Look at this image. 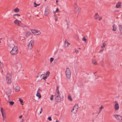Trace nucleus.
<instances>
[{
    "instance_id": "obj_1",
    "label": "nucleus",
    "mask_w": 122,
    "mask_h": 122,
    "mask_svg": "<svg viewBox=\"0 0 122 122\" xmlns=\"http://www.w3.org/2000/svg\"><path fill=\"white\" fill-rule=\"evenodd\" d=\"M1 111L3 117V122H8L7 118L6 112L5 110H3L2 108H1Z\"/></svg>"
},
{
    "instance_id": "obj_2",
    "label": "nucleus",
    "mask_w": 122,
    "mask_h": 122,
    "mask_svg": "<svg viewBox=\"0 0 122 122\" xmlns=\"http://www.w3.org/2000/svg\"><path fill=\"white\" fill-rule=\"evenodd\" d=\"M71 74V72L70 69L68 68H66L65 71V75L67 79L68 80L70 79Z\"/></svg>"
},
{
    "instance_id": "obj_3",
    "label": "nucleus",
    "mask_w": 122,
    "mask_h": 122,
    "mask_svg": "<svg viewBox=\"0 0 122 122\" xmlns=\"http://www.w3.org/2000/svg\"><path fill=\"white\" fill-rule=\"evenodd\" d=\"M6 81L8 84H10L11 82V74L8 73L6 76Z\"/></svg>"
},
{
    "instance_id": "obj_4",
    "label": "nucleus",
    "mask_w": 122,
    "mask_h": 122,
    "mask_svg": "<svg viewBox=\"0 0 122 122\" xmlns=\"http://www.w3.org/2000/svg\"><path fill=\"white\" fill-rule=\"evenodd\" d=\"M80 10V8L77 5L76 3L75 4L74 6V12L75 13L78 15Z\"/></svg>"
},
{
    "instance_id": "obj_5",
    "label": "nucleus",
    "mask_w": 122,
    "mask_h": 122,
    "mask_svg": "<svg viewBox=\"0 0 122 122\" xmlns=\"http://www.w3.org/2000/svg\"><path fill=\"white\" fill-rule=\"evenodd\" d=\"M18 53L17 48L16 46H14L10 51V53L12 55H15Z\"/></svg>"
},
{
    "instance_id": "obj_6",
    "label": "nucleus",
    "mask_w": 122,
    "mask_h": 122,
    "mask_svg": "<svg viewBox=\"0 0 122 122\" xmlns=\"http://www.w3.org/2000/svg\"><path fill=\"white\" fill-rule=\"evenodd\" d=\"M78 105L76 104L73 107L72 110H71V112L73 113H76L77 112L78 109Z\"/></svg>"
},
{
    "instance_id": "obj_7",
    "label": "nucleus",
    "mask_w": 122,
    "mask_h": 122,
    "mask_svg": "<svg viewBox=\"0 0 122 122\" xmlns=\"http://www.w3.org/2000/svg\"><path fill=\"white\" fill-rule=\"evenodd\" d=\"M34 45V40H31L29 43L28 45V48L30 49H31L32 48Z\"/></svg>"
},
{
    "instance_id": "obj_8",
    "label": "nucleus",
    "mask_w": 122,
    "mask_h": 122,
    "mask_svg": "<svg viewBox=\"0 0 122 122\" xmlns=\"http://www.w3.org/2000/svg\"><path fill=\"white\" fill-rule=\"evenodd\" d=\"M113 116L119 122H122V117L121 116L119 115L115 114L113 115Z\"/></svg>"
},
{
    "instance_id": "obj_9",
    "label": "nucleus",
    "mask_w": 122,
    "mask_h": 122,
    "mask_svg": "<svg viewBox=\"0 0 122 122\" xmlns=\"http://www.w3.org/2000/svg\"><path fill=\"white\" fill-rule=\"evenodd\" d=\"M42 75H44L43 74H41L40 73H38L37 76L36 78L37 80V81L40 82L44 77V76H42Z\"/></svg>"
},
{
    "instance_id": "obj_10",
    "label": "nucleus",
    "mask_w": 122,
    "mask_h": 122,
    "mask_svg": "<svg viewBox=\"0 0 122 122\" xmlns=\"http://www.w3.org/2000/svg\"><path fill=\"white\" fill-rule=\"evenodd\" d=\"M32 32L34 35H40L41 34V32L39 30H32Z\"/></svg>"
},
{
    "instance_id": "obj_11",
    "label": "nucleus",
    "mask_w": 122,
    "mask_h": 122,
    "mask_svg": "<svg viewBox=\"0 0 122 122\" xmlns=\"http://www.w3.org/2000/svg\"><path fill=\"white\" fill-rule=\"evenodd\" d=\"M14 23L15 24L18 26H19L20 23H21V21L17 19L14 21Z\"/></svg>"
},
{
    "instance_id": "obj_12",
    "label": "nucleus",
    "mask_w": 122,
    "mask_h": 122,
    "mask_svg": "<svg viewBox=\"0 0 122 122\" xmlns=\"http://www.w3.org/2000/svg\"><path fill=\"white\" fill-rule=\"evenodd\" d=\"M15 66L17 69H20L21 67V64L20 63L18 62L16 64Z\"/></svg>"
},
{
    "instance_id": "obj_13",
    "label": "nucleus",
    "mask_w": 122,
    "mask_h": 122,
    "mask_svg": "<svg viewBox=\"0 0 122 122\" xmlns=\"http://www.w3.org/2000/svg\"><path fill=\"white\" fill-rule=\"evenodd\" d=\"M55 97H58V96H60V93L59 90H58V91L56 92L55 93Z\"/></svg>"
},
{
    "instance_id": "obj_14",
    "label": "nucleus",
    "mask_w": 122,
    "mask_h": 122,
    "mask_svg": "<svg viewBox=\"0 0 122 122\" xmlns=\"http://www.w3.org/2000/svg\"><path fill=\"white\" fill-rule=\"evenodd\" d=\"M55 99L57 102H59L61 100V96H58L57 97H55Z\"/></svg>"
},
{
    "instance_id": "obj_15",
    "label": "nucleus",
    "mask_w": 122,
    "mask_h": 122,
    "mask_svg": "<svg viewBox=\"0 0 122 122\" xmlns=\"http://www.w3.org/2000/svg\"><path fill=\"white\" fill-rule=\"evenodd\" d=\"M121 3L120 2H118L116 4V7L117 8H119V7H121Z\"/></svg>"
},
{
    "instance_id": "obj_16",
    "label": "nucleus",
    "mask_w": 122,
    "mask_h": 122,
    "mask_svg": "<svg viewBox=\"0 0 122 122\" xmlns=\"http://www.w3.org/2000/svg\"><path fill=\"white\" fill-rule=\"evenodd\" d=\"M31 34V33L30 31H27L26 33V36L27 37H28L30 36Z\"/></svg>"
},
{
    "instance_id": "obj_17",
    "label": "nucleus",
    "mask_w": 122,
    "mask_h": 122,
    "mask_svg": "<svg viewBox=\"0 0 122 122\" xmlns=\"http://www.w3.org/2000/svg\"><path fill=\"white\" fill-rule=\"evenodd\" d=\"M114 107L115 110H118L119 108L118 104V103H116Z\"/></svg>"
},
{
    "instance_id": "obj_18",
    "label": "nucleus",
    "mask_w": 122,
    "mask_h": 122,
    "mask_svg": "<svg viewBox=\"0 0 122 122\" xmlns=\"http://www.w3.org/2000/svg\"><path fill=\"white\" fill-rule=\"evenodd\" d=\"M99 15H98V13H96L94 16V17L95 19L96 20H97L98 19L99 17Z\"/></svg>"
},
{
    "instance_id": "obj_19",
    "label": "nucleus",
    "mask_w": 122,
    "mask_h": 122,
    "mask_svg": "<svg viewBox=\"0 0 122 122\" xmlns=\"http://www.w3.org/2000/svg\"><path fill=\"white\" fill-rule=\"evenodd\" d=\"M20 87L18 86H16L15 87V90L16 92H18L20 91Z\"/></svg>"
},
{
    "instance_id": "obj_20",
    "label": "nucleus",
    "mask_w": 122,
    "mask_h": 122,
    "mask_svg": "<svg viewBox=\"0 0 122 122\" xmlns=\"http://www.w3.org/2000/svg\"><path fill=\"white\" fill-rule=\"evenodd\" d=\"M49 10H46L45 11L44 14L45 15H48L49 14Z\"/></svg>"
},
{
    "instance_id": "obj_21",
    "label": "nucleus",
    "mask_w": 122,
    "mask_h": 122,
    "mask_svg": "<svg viewBox=\"0 0 122 122\" xmlns=\"http://www.w3.org/2000/svg\"><path fill=\"white\" fill-rule=\"evenodd\" d=\"M119 27L120 31L121 32V34L122 35V25H119Z\"/></svg>"
},
{
    "instance_id": "obj_22",
    "label": "nucleus",
    "mask_w": 122,
    "mask_h": 122,
    "mask_svg": "<svg viewBox=\"0 0 122 122\" xmlns=\"http://www.w3.org/2000/svg\"><path fill=\"white\" fill-rule=\"evenodd\" d=\"M92 62L94 65H96L97 64V62L95 59H93L92 60Z\"/></svg>"
},
{
    "instance_id": "obj_23",
    "label": "nucleus",
    "mask_w": 122,
    "mask_h": 122,
    "mask_svg": "<svg viewBox=\"0 0 122 122\" xmlns=\"http://www.w3.org/2000/svg\"><path fill=\"white\" fill-rule=\"evenodd\" d=\"M36 96L38 97L39 98H40L41 97L40 94L38 92H37V94H36Z\"/></svg>"
},
{
    "instance_id": "obj_24",
    "label": "nucleus",
    "mask_w": 122,
    "mask_h": 122,
    "mask_svg": "<svg viewBox=\"0 0 122 122\" xmlns=\"http://www.w3.org/2000/svg\"><path fill=\"white\" fill-rule=\"evenodd\" d=\"M34 4L35 7H36L37 6H39L40 5V3L36 4V1L34 3Z\"/></svg>"
},
{
    "instance_id": "obj_25",
    "label": "nucleus",
    "mask_w": 122,
    "mask_h": 122,
    "mask_svg": "<svg viewBox=\"0 0 122 122\" xmlns=\"http://www.w3.org/2000/svg\"><path fill=\"white\" fill-rule=\"evenodd\" d=\"M54 16L55 17V21H56L58 20V18L56 15L55 12H54Z\"/></svg>"
},
{
    "instance_id": "obj_26",
    "label": "nucleus",
    "mask_w": 122,
    "mask_h": 122,
    "mask_svg": "<svg viewBox=\"0 0 122 122\" xmlns=\"http://www.w3.org/2000/svg\"><path fill=\"white\" fill-rule=\"evenodd\" d=\"M65 43L66 47H68L70 45V44L66 41H65Z\"/></svg>"
},
{
    "instance_id": "obj_27",
    "label": "nucleus",
    "mask_w": 122,
    "mask_h": 122,
    "mask_svg": "<svg viewBox=\"0 0 122 122\" xmlns=\"http://www.w3.org/2000/svg\"><path fill=\"white\" fill-rule=\"evenodd\" d=\"M13 10L15 12H17L19 11V9L18 8H17L15 9H13Z\"/></svg>"
},
{
    "instance_id": "obj_28",
    "label": "nucleus",
    "mask_w": 122,
    "mask_h": 122,
    "mask_svg": "<svg viewBox=\"0 0 122 122\" xmlns=\"http://www.w3.org/2000/svg\"><path fill=\"white\" fill-rule=\"evenodd\" d=\"M68 100H69L71 101H72V98H71V96L69 95H68Z\"/></svg>"
},
{
    "instance_id": "obj_29",
    "label": "nucleus",
    "mask_w": 122,
    "mask_h": 122,
    "mask_svg": "<svg viewBox=\"0 0 122 122\" xmlns=\"http://www.w3.org/2000/svg\"><path fill=\"white\" fill-rule=\"evenodd\" d=\"M103 108H104V107L102 106H101V107L99 108V113H100V112L101 110L102 109H103Z\"/></svg>"
},
{
    "instance_id": "obj_30",
    "label": "nucleus",
    "mask_w": 122,
    "mask_h": 122,
    "mask_svg": "<svg viewBox=\"0 0 122 122\" xmlns=\"http://www.w3.org/2000/svg\"><path fill=\"white\" fill-rule=\"evenodd\" d=\"M22 27L24 28L26 26L24 24L22 23H21L20 24V25L19 26Z\"/></svg>"
},
{
    "instance_id": "obj_31",
    "label": "nucleus",
    "mask_w": 122,
    "mask_h": 122,
    "mask_svg": "<svg viewBox=\"0 0 122 122\" xmlns=\"http://www.w3.org/2000/svg\"><path fill=\"white\" fill-rule=\"evenodd\" d=\"M115 25H114L112 26L113 27V28L112 29V30L114 31H116L117 29L115 27H114Z\"/></svg>"
},
{
    "instance_id": "obj_32",
    "label": "nucleus",
    "mask_w": 122,
    "mask_h": 122,
    "mask_svg": "<svg viewBox=\"0 0 122 122\" xmlns=\"http://www.w3.org/2000/svg\"><path fill=\"white\" fill-rule=\"evenodd\" d=\"M106 44L104 43H103L102 46L101 47V48H104L105 47V46H106Z\"/></svg>"
},
{
    "instance_id": "obj_33",
    "label": "nucleus",
    "mask_w": 122,
    "mask_h": 122,
    "mask_svg": "<svg viewBox=\"0 0 122 122\" xmlns=\"http://www.w3.org/2000/svg\"><path fill=\"white\" fill-rule=\"evenodd\" d=\"M9 103L10 105H13L14 103V102L13 101H10L9 102Z\"/></svg>"
},
{
    "instance_id": "obj_34",
    "label": "nucleus",
    "mask_w": 122,
    "mask_h": 122,
    "mask_svg": "<svg viewBox=\"0 0 122 122\" xmlns=\"http://www.w3.org/2000/svg\"><path fill=\"white\" fill-rule=\"evenodd\" d=\"M50 74V72L49 71H47L46 74V76L48 77Z\"/></svg>"
},
{
    "instance_id": "obj_35",
    "label": "nucleus",
    "mask_w": 122,
    "mask_h": 122,
    "mask_svg": "<svg viewBox=\"0 0 122 122\" xmlns=\"http://www.w3.org/2000/svg\"><path fill=\"white\" fill-rule=\"evenodd\" d=\"M54 96L53 95H52L51 96V97L50 98V100L51 101H52L53 100Z\"/></svg>"
},
{
    "instance_id": "obj_36",
    "label": "nucleus",
    "mask_w": 122,
    "mask_h": 122,
    "mask_svg": "<svg viewBox=\"0 0 122 122\" xmlns=\"http://www.w3.org/2000/svg\"><path fill=\"white\" fill-rule=\"evenodd\" d=\"M54 59L53 58H52V57L50 59V62L51 63L53 61Z\"/></svg>"
},
{
    "instance_id": "obj_37",
    "label": "nucleus",
    "mask_w": 122,
    "mask_h": 122,
    "mask_svg": "<svg viewBox=\"0 0 122 122\" xmlns=\"http://www.w3.org/2000/svg\"><path fill=\"white\" fill-rule=\"evenodd\" d=\"M82 40L83 41H86V38L85 37H83Z\"/></svg>"
},
{
    "instance_id": "obj_38",
    "label": "nucleus",
    "mask_w": 122,
    "mask_h": 122,
    "mask_svg": "<svg viewBox=\"0 0 122 122\" xmlns=\"http://www.w3.org/2000/svg\"><path fill=\"white\" fill-rule=\"evenodd\" d=\"M19 101L21 103H23V100L21 99H19Z\"/></svg>"
},
{
    "instance_id": "obj_39",
    "label": "nucleus",
    "mask_w": 122,
    "mask_h": 122,
    "mask_svg": "<svg viewBox=\"0 0 122 122\" xmlns=\"http://www.w3.org/2000/svg\"><path fill=\"white\" fill-rule=\"evenodd\" d=\"M20 14H15L13 16H20Z\"/></svg>"
},
{
    "instance_id": "obj_40",
    "label": "nucleus",
    "mask_w": 122,
    "mask_h": 122,
    "mask_svg": "<svg viewBox=\"0 0 122 122\" xmlns=\"http://www.w3.org/2000/svg\"><path fill=\"white\" fill-rule=\"evenodd\" d=\"M48 119L50 121H51L52 120V119L51 118V117H48Z\"/></svg>"
},
{
    "instance_id": "obj_41",
    "label": "nucleus",
    "mask_w": 122,
    "mask_h": 122,
    "mask_svg": "<svg viewBox=\"0 0 122 122\" xmlns=\"http://www.w3.org/2000/svg\"><path fill=\"white\" fill-rule=\"evenodd\" d=\"M98 18V20L99 21H100V20H101L102 19V17H99Z\"/></svg>"
},
{
    "instance_id": "obj_42",
    "label": "nucleus",
    "mask_w": 122,
    "mask_h": 122,
    "mask_svg": "<svg viewBox=\"0 0 122 122\" xmlns=\"http://www.w3.org/2000/svg\"><path fill=\"white\" fill-rule=\"evenodd\" d=\"M59 10V9L58 8H57L56 9V11L55 12H55V13L56 12H57Z\"/></svg>"
},
{
    "instance_id": "obj_43",
    "label": "nucleus",
    "mask_w": 122,
    "mask_h": 122,
    "mask_svg": "<svg viewBox=\"0 0 122 122\" xmlns=\"http://www.w3.org/2000/svg\"><path fill=\"white\" fill-rule=\"evenodd\" d=\"M47 76H45L44 77H43V79H44V80H45L47 78Z\"/></svg>"
},
{
    "instance_id": "obj_44",
    "label": "nucleus",
    "mask_w": 122,
    "mask_h": 122,
    "mask_svg": "<svg viewBox=\"0 0 122 122\" xmlns=\"http://www.w3.org/2000/svg\"><path fill=\"white\" fill-rule=\"evenodd\" d=\"M6 92L7 94H10L11 93L10 91H9V92H8L7 91H6Z\"/></svg>"
},
{
    "instance_id": "obj_45",
    "label": "nucleus",
    "mask_w": 122,
    "mask_h": 122,
    "mask_svg": "<svg viewBox=\"0 0 122 122\" xmlns=\"http://www.w3.org/2000/svg\"><path fill=\"white\" fill-rule=\"evenodd\" d=\"M79 52L77 50H75V52L76 53H77Z\"/></svg>"
},
{
    "instance_id": "obj_46",
    "label": "nucleus",
    "mask_w": 122,
    "mask_h": 122,
    "mask_svg": "<svg viewBox=\"0 0 122 122\" xmlns=\"http://www.w3.org/2000/svg\"><path fill=\"white\" fill-rule=\"evenodd\" d=\"M22 115H21L19 117V118L20 119L22 118Z\"/></svg>"
},
{
    "instance_id": "obj_47",
    "label": "nucleus",
    "mask_w": 122,
    "mask_h": 122,
    "mask_svg": "<svg viewBox=\"0 0 122 122\" xmlns=\"http://www.w3.org/2000/svg\"><path fill=\"white\" fill-rule=\"evenodd\" d=\"M103 50H101L100 51H99V52H103Z\"/></svg>"
},
{
    "instance_id": "obj_48",
    "label": "nucleus",
    "mask_w": 122,
    "mask_h": 122,
    "mask_svg": "<svg viewBox=\"0 0 122 122\" xmlns=\"http://www.w3.org/2000/svg\"><path fill=\"white\" fill-rule=\"evenodd\" d=\"M42 111V107H41V111Z\"/></svg>"
},
{
    "instance_id": "obj_49",
    "label": "nucleus",
    "mask_w": 122,
    "mask_h": 122,
    "mask_svg": "<svg viewBox=\"0 0 122 122\" xmlns=\"http://www.w3.org/2000/svg\"><path fill=\"white\" fill-rule=\"evenodd\" d=\"M57 89L56 90V92H57V91H58V89L59 88V87L58 86H57Z\"/></svg>"
},
{
    "instance_id": "obj_50",
    "label": "nucleus",
    "mask_w": 122,
    "mask_h": 122,
    "mask_svg": "<svg viewBox=\"0 0 122 122\" xmlns=\"http://www.w3.org/2000/svg\"><path fill=\"white\" fill-rule=\"evenodd\" d=\"M20 122H23V120H22Z\"/></svg>"
},
{
    "instance_id": "obj_51",
    "label": "nucleus",
    "mask_w": 122,
    "mask_h": 122,
    "mask_svg": "<svg viewBox=\"0 0 122 122\" xmlns=\"http://www.w3.org/2000/svg\"><path fill=\"white\" fill-rule=\"evenodd\" d=\"M11 46H12V47L13 46V44H11Z\"/></svg>"
},
{
    "instance_id": "obj_52",
    "label": "nucleus",
    "mask_w": 122,
    "mask_h": 122,
    "mask_svg": "<svg viewBox=\"0 0 122 122\" xmlns=\"http://www.w3.org/2000/svg\"><path fill=\"white\" fill-rule=\"evenodd\" d=\"M58 2V0H56V3H57Z\"/></svg>"
},
{
    "instance_id": "obj_53",
    "label": "nucleus",
    "mask_w": 122,
    "mask_h": 122,
    "mask_svg": "<svg viewBox=\"0 0 122 122\" xmlns=\"http://www.w3.org/2000/svg\"><path fill=\"white\" fill-rule=\"evenodd\" d=\"M42 112V111H40V114H41V113Z\"/></svg>"
},
{
    "instance_id": "obj_54",
    "label": "nucleus",
    "mask_w": 122,
    "mask_h": 122,
    "mask_svg": "<svg viewBox=\"0 0 122 122\" xmlns=\"http://www.w3.org/2000/svg\"><path fill=\"white\" fill-rule=\"evenodd\" d=\"M56 122H58V121H57V120H56Z\"/></svg>"
},
{
    "instance_id": "obj_55",
    "label": "nucleus",
    "mask_w": 122,
    "mask_h": 122,
    "mask_svg": "<svg viewBox=\"0 0 122 122\" xmlns=\"http://www.w3.org/2000/svg\"><path fill=\"white\" fill-rule=\"evenodd\" d=\"M19 19H20V20H21L22 19V18H19Z\"/></svg>"
},
{
    "instance_id": "obj_56",
    "label": "nucleus",
    "mask_w": 122,
    "mask_h": 122,
    "mask_svg": "<svg viewBox=\"0 0 122 122\" xmlns=\"http://www.w3.org/2000/svg\"><path fill=\"white\" fill-rule=\"evenodd\" d=\"M0 39H2V38H1V39H0V43L1 42V40H0Z\"/></svg>"
},
{
    "instance_id": "obj_57",
    "label": "nucleus",
    "mask_w": 122,
    "mask_h": 122,
    "mask_svg": "<svg viewBox=\"0 0 122 122\" xmlns=\"http://www.w3.org/2000/svg\"><path fill=\"white\" fill-rule=\"evenodd\" d=\"M79 49H81V48H79Z\"/></svg>"
}]
</instances>
